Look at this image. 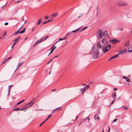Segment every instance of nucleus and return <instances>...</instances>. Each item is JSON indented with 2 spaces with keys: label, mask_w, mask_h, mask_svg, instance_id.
I'll return each mask as SVG.
<instances>
[{
  "label": "nucleus",
  "mask_w": 132,
  "mask_h": 132,
  "mask_svg": "<svg viewBox=\"0 0 132 132\" xmlns=\"http://www.w3.org/2000/svg\"><path fill=\"white\" fill-rule=\"evenodd\" d=\"M35 101L34 99H33L31 101L29 102L28 104H27V105L23 109L19 108H17L16 109H13L14 111H22L23 110L25 109H26L30 107V106L33 105L35 102Z\"/></svg>",
  "instance_id": "obj_1"
},
{
  "label": "nucleus",
  "mask_w": 132,
  "mask_h": 132,
  "mask_svg": "<svg viewBox=\"0 0 132 132\" xmlns=\"http://www.w3.org/2000/svg\"><path fill=\"white\" fill-rule=\"evenodd\" d=\"M98 50L95 48L94 47V46H93L90 52V53L91 54H95L96 55H98Z\"/></svg>",
  "instance_id": "obj_2"
},
{
  "label": "nucleus",
  "mask_w": 132,
  "mask_h": 132,
  "mask_svg": "<svg viewBox=\"0 0 132 132\" xmlns=\"http://www.w3.org/2000/svg\"><path fill=\"white\" fill-rule=\"evenodd\" d=\"M97 34L98 37L100 39H101L103 37L102 31L101 29H99L97 31Z\"/></svg>",
  "instance_id": "obj_3"
},
{
  "label": "nucleus",
  "mask_w": 132,
  "mask_h": 132,
  "mask_svg": "<svg viewBox=\"0 0 132 132\" xmlns=\"http://www.w3.org/2000/svg\"><path fill=\"white\" fill-rule=\"evenodd\" d=\"M117 5L118 6H126L127 4L125 2L122 1H120L117 3Z\"/></svg>",
  "instance_id": "obj_4"
},
{
  "label": "nucleus",
  "mask_w": 132,
  "mask_h": 132,
  "mask_svg": "<svg viewBox=\"0 0 132 132\" xmlns=\"http://www.w3.org/2000/svg\"><path fill=\"white\" fill-rule=\"evenodd\" d=\"M109 41L110 42L112 43V44H116V43L119 42H120L118 40L114 38L110 40Z\"/></svg>",
  "instance_id": "obj_5"
},
{
  "label": "nucleus",
  "mask_w": 132,
  "mask_h": 132,
  "mask_svg": "<svg viewBox=\"0 0 132 132\" xmlns=\"http://www.w3.org/2000/svg\"><path fill=\"white\" fill-rule=\"evenodd\" d=\"M103 36H104L105 38H106L107 37H109V36L108 35V32L106 31H105L103 33Z\"/></svg>",
  "instance_id": "obj_6"
},
{
  "label": "nucleus",
  "mask_w": 132,
  "mask_h": 132,
  "mask_svg": "<svg viewBox=\"0 0 132 132\" xmlns=\"http://www.w3.org/2000/svg\"><path fill=\"white\" fill-rule=\"evenodd\" d=\"M62 109V107H59L57 108L55 110H54L52 112V113L53 114L54 112L56 111L58 112L59 111H60Z\"/></svg>",
  "instance_id": "obj_7"
},
{
  "label": "nucleus",
  "mask_w": 132,
  "mask_h": 132,
  "mask_svg": "<svg viewBox=\"0 0 132 132\" xmlns=\"http://www.w3.org/2000/svg\"><path fill=\"white\" fill-rule=\"evenodd\" d=\"M21 37H18L14 39L13 41V42H14V43H13L14 45H15L18 42V40L20 39L21 38Z\"/></svg>",
  "instance_id": "obj_8"
},
{
  "label": "nucleus",
  "mask_w": 132,
  "mask_h": 132,
  "mask_svg": "<svg viewBox=\"0 0 132 132\" xmlns=\"http://www.w3.org/2000/svg\"><path fill=\"white\" fill-rule=\"evenodd\" d=\"M109 49H105V46H103L102 48V50L103 52L104 53H105L107 52Z\"/></svg>",
  "instance_id": "obj_9"
},
{
  "label": "nucleus",
  "mask_w": 132,
  "mask_h": 132,
  "mask_svg": "<svg viewBox=\"0 0 132 132\" xmlns=\"http://www.w3.org/2000/svg\"><path fill=\"white\" fill-rule=\"evenodd\" d=\"M118 54H116L115 56H113L112 57H110V58L108 60V61H110L111 60L118 57Z\"/></svg>",
  "instance_id": "obj_10"
},
{
  "label": "nucleus",
  "mask_w": 132,
  "mask_h": 132,
  "mask_svg": "<svg viewBox=\"0 0 132 132\" xmlns=\"http://www.w3.org/2000/svg\"><path fill=\"white\" fill-rule=\"evenodd\" d=\"M122 78L123 79H125L126 81L127 82H130V79L128 77L126 76H123Z\"/></svg>",
  "instance_id": "obj_11"
},
{
  "label": "nucleus",
  "mask_w": 132,
  "mask_h": 132,
  "mask_svg": "<svg viewBox=\"0 0 132 132\" xmlns=\"http://www.w3.org/2000/svg\"><path fill=\"white\" fill-rule=\"evenodd\" d=\"M94 118L95 120H98L100 119V118L99 117L98 114H96L94 116Z\"/></svg>",
  "instance_id": "obj_12"
},
{
  "label": "nucleus",
  "mask_w": 132,
  "mask_h": 132,
  "mask_svg": "<svg viewBox=\"0 0 132 132\" xmlns=\"http://www.w3.org/2000/svg\"><path fill=\"white\" fill-rule=\"evenodd\" d=\"M56 43H55L51 48V50L53 52L54 51L55 49L56 48V46H54Z\"/></svg>",
  "instance_id": "obj_13"
},
{
  "label": "nucleus",
  "mask_w": 132,
  "mask_h": 132,
  "mask_svg": "<svg viewBox=\"0 0 132 132\" xmlns=\"http://www.w3.org/2000/svg\"><path fill=\"white\" fill-rule=\"evenodd\" d=\"M124 46L127 47H128L130 45V43L129 41H128L126 42L124 45Z\"/></svg>",
  "instance_id": "obj_14"
},
{
  "label": "nucleus",
  "mask_w": 132,
  "mask_h": 132,
  "mask_svg": "<svg viewBox=\"0 0 132 132\" xmlns=\"http://www.w3.org/2000/svg\"><path fill=\"white\" fill-rule=\"evenodd\" d=\"M112 96L113 98L114 99H116V97L117 95L116 93L115 92H113L112 94Z\"/></svg>",
  "instance_id": "obj_15"
},
{
  "label": "nucleus",
  "mask_w": 132,
  "mask_h": 132,
  "mask_svg": "<svg viewBox=\"0 0 132 132\" xmlns=\"http://www.w3.org/2000/svg\"><path fill=\"white\" fill-rule=\"evenodd\" d=\"M102 42L104 44H108V42L106 40L104 39H103L102 41Z\"/></svg>",
  "instance_id": "obj_16"
},
{
  "label": "nucleus",
  "mask_w": 132,
  "mask_h": 132,
  "mask_svg": "<svg viewBox=\"0 0 132 132\" xmlns=\"http://www.w3.org/2000/svg\"><path fill=\"white\" fill-rule=\"evenodd\" d=\"M86 90V87H84V88L81 89H80V91L81 92V93H82L84 92Z\"/></svg>",
  "instance_id": "obj_17"
},
{
  "label": "nucleus",
  "mask_w": 132,
  "mask_h": 132,
  "mask_svg": "<svg viewBox=\"0 0 132 132\" xmlns=\"http://www.w3.org/2000/svg\"><path fill=\"white\" fill-rule=\"evenodd\" d=\"M97 47L99 48H101V45L100 42H98L97 44Z\"/></svg>",
  "instance_id": "obj_18"
},
{
  "label": "nucleus",
  "mask_w": 132,
  "mask_h": 132,
  "mask_svg": "<svg viewBox=\"0 0 132 132\" xmlns=\"http://www.w3.org/2000/svg\"><path fill=\"white\" fill-rule=\"evenodd\" d=\"M111 47V45L110 44H108L106 47H105V49H110Z\"/></svg>",
  "instance_id": "obj_19"
},
{
  "label": "nucleus",
  "mask_w": 132,
  "mask_h": 132,
  "mask_svg": "<svg viewBox=\"0 0 132 132\" xmlns=\"http://www.w3.org/2000/svg\"><path fill=\"white\" fill-rule=\"evenodd\" d=\"M53 20H50V19L48 21H45L43 23V24H44L46 23H47L48 22H51Z\"/></svg>",
  "instance_id": "obj_20"
},
{
  "label": "nucleus",
  "mask_w": 132,
  "mask_h": 132,
  "mask_svg": "<svg viewBox=\"0 0 132 132\" xmlns=\"http://www.w3.org/2000/svg\"><path fill=\"white\" fill-rule=\"evenodd\" d=\"M49 37V36H45V37H43L42 38L43 40L44 41V40H45L46 39Z\"/></svg>",
  "instance_id": "obj_21"
},
{
  "label": "nucleus",
  "mask_w": 132,
  "mask_h": 132,
  "mask_svg": "<svg viewBox=\"0 0 132 132\" xmlns=\"http://www.w3.org/2000/svg\"><path fill=\"white\" fill-rule=\"evenodd\" d=\"M41 21H42V20H41V19H39L38 22L37 23V25H39L41 23Z\"/></svg>",
  "instance_id": "obj_22"
},
{
  "label": "nucleus",
  "mask_w": 132,
  "mask_h": 132,
  "mask_svg": "<svg viewBox=\"0 0 132 132\" xmlns=\"http://www.w3.org/2000/svg\"><path fill=\"white\" fill-rule=\"evenodd\" d=\"M57 13H55L53 14H52L51 15V17H55L57 15Z\"/></svg>",
  "instance_id": "obj_23"
},
{
  "label": "nucleus",
  "mask_w": 132,
  "mask_h": 132,
  "mask_svg": "<svg viewBox=\"0 0 132 132\" xmlns=\"http://www.w3.org/2000/svg\"><path fill=\"white\" fill-rule=\"evenodd\" d=\"M80 28H79L78 29H76V30H74L73 31H72V32H71H71H76V31H78V30H79L80 29Z\"/></svg>",
  "instance_id": "obj_24"
},
{
  "label": "nucleus",
  "mask_w": 132,
  "mask_h": 132,
  "mask_svg": "<svg viewBox=\"0 0 132 132\" xmlns=\"http://www.w3.org/2000/svg\"><path fill=\"white\" fill-rule=\"evenodd\" d=\"M46 120H45V119L42 123H41V124L39 125V126H41L42 125H43L46 121Z\"/></svg>",
  "instance_id": "obj_25"
},
{
  "label": "nucleus",
  "mask_w": 132,
  "mask_h": 132,
  "mask_svg": "<svg viewBox=\"0 0 132 132\" xmlns=\"http://www.w3.org/2000/svg\"><path fill=\"white\" fill-rule=\"evenodd\" d=\"M19 31H17L15 32L14 33L13 35L14 36H15V35H16L18 33H19Z\"/></svg>",
  "instance_id": "obj_26"
},
{
  "label": "nucleus",
  "mask_w": 132,
  "mask_h": 132,
  "mask_svg": "<svg viewBox=\"0 0 132 132\" xmlns=\"http://www.w3.org/2000/svg\"><path fill=\"white\" fill-rule=\"evenodd\" d=\"M128 51L130 52H132V48L129 47L128 49Z\"/></svg>",
  "instance_id": "obj_27"
},
{
  "label": "nucleus",
  "mask_w": 132,
  "mask_h": 132,
  "mask_svg": "<svg viewBox=\"0 0 132 132\" xmlns=\"http://www.w3.org/2000/svg\"><path fill=\"white\" fill-rule=\"evenodd\" d=\"M52 116V115L51 114H50L45 119V120H46V121H47L48 119Z\"/></svg>",
  "instance_id": "obj_28"
},
{
  "label": "nucleus",
  "mask_w": 132,
  "mask_h": 132,
  "mask_svg": "<svg viewBox=\"0 0 132 132\" xmlns=\"http://www.w3.org/2000/svg\"><path fill=\"white\" fill-rule=\"evenodd\" d=\"M92 57L93 59H96L98 58V57L96 55H93Z\"/></svg>",
  "instance_id": "obj_29"
},
{
  "label": "nucleus",
  "mask_w": 132,
  "mask_h": 132,
  "mask_svg": "<svg viewBox=\"0 0 132 132\" xmlns=\"http://www.w3.org/2000/svg\"><path fill=\"white\" fill-rule=\"evenodd\" d=\"M23 62H21L18 64V66L19 67H20L21 65L23 63Z\"/></svg>",
  "instance_id": "obj_30"
},
{
  "label": "nucleus",
  "mask_w": 132,
  "mask_h": 132,
  "mask_svg": "<svg viewBox=\"0 0 132 132\" xmlns=\"http://www.w3.org/2000/svg\"><path fill=\"white\" fill-rule=\"evenodd\" d=\"M24 100H23L22 101H20L19 102L17 103H18V104H20L22 102H24Z\"/></svg>",
  "instance_id": "obj_31"
},
{
  "label": "nucleus",
  "mask_w": 132,
  "mask_h": 132,
  "mask_svg": "<svg viewBox=\"0 0 132 132\" xmlns=\"http://www.w3.org/2000/svg\"><path fill=\"white\" fill-rule=\"evenodd\" d=\"M67 38V36H66L65 37H64V38H63V39H62V38H60L59 39V41L62 40H63L66 39Z\"/></svg>",
  "instance_id": "obj_32"
},
{
  "label": "nucleus",
  "mask_w": 132,
  "mask_h": 132,
  "mask_svg": "<svg viewBox=\"0 0 132 132\" xmlns=\"http://www.w3.org/2000/svg\"><path fill=\"white\" fill-rule=\"evenodd\" d=\"M12 86V85H11L9 86H8V87H9V93L10 92V88H11V87Z\"/></svg>",
  "instance_id": "obj_33"
},
{
  "label": "nucleus",
  "mask_w": 132,
  "mask_h": 132,
  "mask_svg": "<svg viewBox=\"0 0 132 132\" xmlns=\"http://www.w3.org/2000/svg\"><path fill=\"white\" fill-rule=\"evenodd\" d=\"M121 108H123L124 109H125V110H126V109H127V107L125 106H122L121 107Z\"/></svg>",
  "instance_id": "obj_34"
},
{
  "label": "nucleus",
  "mask_w": 132,
  "mask_h": 132,
  "mask_svg": "<svg viewBox=\"0 0 132 132\" xmlns=\"http://www.w3.org/2000/svg\"><path fill=\"white\" fill-rule=\"evenodd\" d=\"M86 119H87V120H90V118L88 117L86 119H84V120L83 121H85Z\"/></svg>",
  "instance_id": "obj_35"
},
{
  "label": "nucleus",
  "mask_w": 132,
  "mask_h": 132,
  "mask_svg": "<svg viewBox=\"0 0 132 132\" xmlns=\"http://www.w3.org/2000/svg\"><path fill=\"white\" fill-rule=\"evenodd\" d=\"M85 87H86V90L88 88L90 87V86L89 85H86Z\"/></svg>",
  "instance_id": "obj_36"
},
{
  "label": "nucleus",
  "mask_w": 132,
  "mask_h": 132,
  "mask_svg": "<svg viewBox=\"0 0 132 132\" xmlns=\"http://www.w3.org/2000/svg\"><path fill=\"white\" fill-rule=\"evenodd\" d=\"M24 32H25V31H24V30H22V31H20V32H19V34H22V33H23Z\"/></svg>",
  "instance_id": "obj_37"
},
{
  "label": "nucleus",
  "mask_w": 132,
  "mask_h": 132,
  "mask_svg": "<svg viewBox=\"0 0 132 132\" xmlns=\"http://www.w3.org/2000/svg\"><path fill=\"white\" fill-rule=\"evenodd\" d=\"M88 28V27H84L83 29L80 31V32H81L82 31L86 29H87Z\"/></svg>",
  "instance_id": "obj_38"
},
{
  "label": "nucleus",
  "mask_w": 132,
  "mask_h": 132,
  "mask_svg": "<svg viewBox=\"0 0 132 132\" xmlns=\"http://www.w3.org/2000/svg\"><path fill=\"white\" fill-rule=\"evenodd\" d=\"M116 100V99H114V100L111 102V104L110 105V106L111 104H112L114 103V101L115 100Z\"/></svg>",
  "instance_id": "obj_39"
},
{
  "label": "nucleus",
  "mask_w": 132,
  "mask_h": 132,
  "mask_svg": "<svg viewBox=\"0 0 132 132\" xmlns=\"http://www.w3.org/2000/svg\"><path fill=\"white\" fill-rule=\"evenodd\" d=\"M53 59H51L47 63V64H50V62L52 61Z\"/></svg>",
  "instance_id": "obj_40"
},
{
  "label": "nucleus",
  "mask_w": 132,
  "mask_h": 132,
  "mask_svg": "<svg viewBox=\"0 0 132 132\" xmlns=\"http://www.w3.org/2000/svg\"><path fill=\"white\" fill-rule=\"evenodd\" d=\"M36 27V26L34 27L32 29L31 31L32 32L34 30H35V28Z\"/></svg>",
  "instance_id": "obj_41"
},
{
  "label": "nucleus",
  "mask_w": 132,
  "mask_h": 132,
  "mask_svg": "<svg viewBox=\"0 0 132 132\" xmlns=\"http://www.w3.org/2000/svg\"><path fill=\"white\" fill-rule=\"evenodd\" d=\"M44 41L42 39V38L40 40H39V42L40 43Z\"/></svg>",
  "instance_id": "obj_42"
},
{
  "label": "nucleus",
  "mask_w": 132,
  "mask_h": 132,
  "mask_svg": "<svg viewBox=\"0 0 132 132\" xmlns=\"http://www.w3.org/2000/svg\"><path fill=\"white\" fill-rule=\"evenodd\" d=\"M122 51L123 52V53L126 52L127 51V50L126 49H125L123 51Z\"/></svg>",
  "instance_id": "obj_43"
},
{
  "label": "nucleus",
  "mask_w": 132,
  "mask_h": 132,
  "mask_svg": "<svg viewBox=\"0 0 132 132\" xmlns=\"http://www.w3.org/2000/svg\"><path fill=\"white\" fill-rule=\"evenodd\" d=\"M49 17L48 16H46L45 17V19H48L49 18Z\"/></svg>",
  "instance_id": "obj_44"
},
{
  "label": "nucleus",
  "mask_w": 132,
  "mask_h": 132,
  "mask_svg": "<svg viewBox=\"0 0 132 132\" xmlns=\"http://www.w3.org/2000/svg\"><path fill=\"white\" fill-rule=\"evenodd\" d=\"M56 89H52L51 90V91H52V92H54L55 91H56Z\"/></svg>",
  "instance_id": "obj_45"
},
{
  "label": "nucleus",
  "mask_w": 132,
  "mask_h": 132,
  "mask_svg": "<svg viewBox=\"0 0 132 132\" xmlns=\"http://www.w3.org/2000/svg\"><path fill=\"white\" fill-rule=\"evenodd\" d=\"M123 53V51H121L119 53V54H118V55H119L120 54H121Z\"/></svg>",
  "instance_id": "obj_46"
},
{
  "label": "nucleus",
  "mask_w": 132,
  "mask_h": 132,
  "mask_svg": "<svg viewBox=\"0 0 132 132\" xmlns=\"http://www.w3.org/2000/svg\"><path fill=\"white\" fill-rule=\"evenodd\" d=\"M39 43L40 42H39V40H38L36 43V44H37Z\"/></svg>",
  "instance_id": "obj_47"
},
{
  "label": "nucleus",
  "mask_w": 132,
  "mask_h": 132,
  "mask_svg": "<svg viewBox=\"0 0 132 132\" xmlns=\"http://www.w3.org/2000/svg\"><path fill=\"white\" fill-rule=\"evenodd\" d=\"M21 1H19L17 2H15L14 3H19V2H21Z\"/></svg>",
  "instance_id": "obj_48"
},
{
  "label": "nucleus",
  "mask_w": 132,
  "mask_h": 132,
  "mask_svg": "<svg viewBox=\"0 0 132 132\" xmlns=\"http://www.w3.org/2000/svg\"><path fill=\"white\" fill-rule=\"evenodd\" d=\"M23 25H24V24H23V25L22 26V27L18 30V31H19V32L20 30L22 28V27Z\"/></svg>",
  "instance_id": "obj_49"
},
{
  "label": "nucleus",
  "mask_w": 132,
  "mask_h": 132,
  "mask_svg": "<svg viewBox=\"0 0 132 132\" xmlns=\"http://www.w3.org/2000/svg\"><path fill=\"white\" fill-rule=\"evenodd\" d=\"M117 120H118V119H115L113 121V122H116Z\"/></svg>",
  "instance_id": "obj_50"
},
{
  "label": "nucleus",
  "mask_w": 132,
  "mask_h": 132,
  "mask_svg": "<svg viewBox=\"0 0 132 132\" xmlns=\"http://www.w3.org/2000/svg\"><path fill=\"white\" fill-rule=\"evenodd\" d=\"M19 105L18 104V103H17V104H16L14 106V108H15L16 107H17L18 106V105Z\"/></svg>",
  "instance_id": "obj_51"
},
{
  "label": "nucleus",
  "mask_w": 132,
  "mask_h": 132,
  "mask_svg": "<svg viewBox=\"0 0 132 132\" xmlns=\"http://www.w3.org/2000/svg\"><path fill=\"white\" fill-rule=\"evenodd\" d=\"M58 56H58V55H56V56H55L54 57V58H53V59H54V58H55L57 57Z\"/></svg>",
  "instance_id": "obj_52"
},
{
  "label": "nucleus",
  "mask_w": 132,
  "mask_h": 132,
  "mask_svg": "<svg viewBox=\"0 0 132 132\" xmlns=\"http://www.w3.org/2000/svg\"><path fill=\"white\" fill-rule=\"evenodd\" d=\"M110 129L109 127V129L108 130V132H109L110 131Z\"/></svg>",
  "instance_id": "obj_53"
},
{
  "label": "nucleus",
  "mask_w": 132,
  "mask_h": 132,
  "mask_svg": "<svg viewBox=\"0 0 132 132\" xmlns=\"http://www.w3.org/2000/svg\"><path fill=\"white\" fill-rule=\"evenodd\" d=\"M5 62H6V61H3V62H2V64H4L5 63Z\"/></svg>",
  "instance_id": "obj_54"
},
{
  "label": "nucleus",
  "mask_w": 132,
  "mask_h": 132,
  "mask_svg": "<svg viewBox=\"0 0 132 132\" xmlns=\"http://www.w3.org/2000/svg\"><path fill=\"white\" fill-rule=\"evenodd\" d=\"M8 22H6L4 23V25H8Z\"/></svg>",
  "instance_id": "obj_55"
},
{
  "label": "nucleus",
  "mask_w": 132,
  "mask_h": 132,
  "mask_svg": "<svg viewBox=\"0 0 132 132\" xmlns=\"http://www.w3.org/2000/svg\"><path fill=\"white\" fill-rule=\"evenodd\" d=\"M117 88H113V90H117Z\"/></svg>",
  "instance_id": "obj_56"
},
{
  "label": "nucleus",
  "mask_w": 132,
  "mask_h": 132,
  "mask_svg": "<svg viewBox=\"0 0 132 132\" xmlns=\"http://www.w3.org/2000/svg\"><path fill=\"white\" fill-rule=\"evenodd\" d=\"M53 52V51H52L51 50V52H50V53L48 55V56H49L50 54H51V53H52V52Z\"/></svg>",
  "instance_id": "obj_57"
},
{
  "label": "nucleus",
  "mask_w": 132,
  "mask_h": 132,
  "mask_svg": "<svg viewBox=\"0 0 132 132\" xmlns=\"http://www.w3.org/2000/svg\"><path fill=\"white\" fill-rule=\"evenodd\" d=\"M6 32L4 33L3 34V36H4L6 35Z\"/></svg>",
  "instance_id": "obj_58"
},
{
  "label": "nucleus",
  "mask_w": 132,
  "mask_h": 132,
  "mask_svg": "<svg viewBox=\"0 0 132 132\" xmlns=\"http://www.w3.org/2000/svg\"><path fill=\"white\" fill-rule=\"evenodd\" d=\"M14 45V44H13V45H12V47H11V48H13V47H14V45Z\"/></svg>",
  "instance_id": "obj_59"
},
{
  "label": "nucleus",
  "mask_w": 132,
  "mask_h": 132,
  "mask_svg": "<svg viewBox=\"0 0 132 132\" xmlns=\"http://www.w3.org/2000/svg\"><path fill=\"white\" fill-rule=\"evenodd\" d=\"M37 45V44H36V43H35L33 45V47H35V46L36 45Z\"/></svg>",
  "instance_id": "obj_60"
},
{
  "label": "nucleus",
  "mask_w": 132,
  "mask_h": 132,
  "mask_svg": "<svg viewBox=\"0 0 132 132\" xmlns=\"http://www.w3.org/2000/svg\"><path fill=\"white\" fill-rule=\"evenodd\" d=\"M19 67H18V66H17V68H16V70H18L19 69Z\"/></svg>",
  "instance_id": "obj_61"
},
{
  "label": "nucleus",
  "mask_w": 132,
  "mask_h": 132,
  "mask_svg": "<svg viewBox=\"0 0 132 132\" xmlns=\"http://www.w3.org/2000/svg\"><path fill=\"white\" fill-rule=\"evenodd\" d=\"M12 58V57H9L8 59V60H9L11 58Z\"/></svg>",
  "instance_id": "obj_62"
},
{
  "label": "nucleus",
  "mask_w": 132,
  "mask_h": 132,
  "mask_svg": "<svg viewBox=\"0 0 132 132\" xmlns=\"http://www.w3.org/2000/svg\"><path fill=\"white\" fill-rule=\"evenodd\" d=\"M78 116H77L76 117V118H75V120H77V118H78Z\"/></svg>",
  "instance_id": "obj_63"
},
{
  "label": "nucleus",
  "mask_w": 132,
  "mask_h": 132,
  "mask_svg": "<svg viewBox=\"0 0 132 132\" xmlns=\"http://www.w3.org/2000/svg\"><path fill=\"white\" fill-rule=\"evenodd\" d=\"M26 29V28H24L23 29V30H24V31H25V30Z\"/></svg>",
  "instance_id": "obj_64"
}]
</instances>
